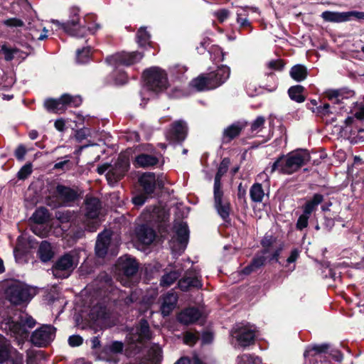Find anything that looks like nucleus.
<instances>
[{
  "mask_svg": "<svg viewBox=\"0 0 364 364\" xmlns=\"http://www.w3.org/2000/svg\"><path fill=\"white\" fill-rule=\"evenodd\" d=\"M310 154L306 149H299L288 154L274 161L272 165L267 166L263 173L259 176L264 175L267 178L275 171L286 174H291L299 170L302 166L307 164L310 160Z\"/></svg>",
  "mask_w": 364,
  "mask_h": 364,
  "instance_id": "f257e3e1",
  "label": "nucleus"
},
{
  "mask_svg": "<svg viewBox=\"0 0 364 364\" xmlns=\"http://www.w3.org/2000/svg\"><path fill=\"white\" fill-rule=\"evenodd\" d=\"M178 295L173 291H169L162 298L161 311L164 316H168L176 306Z\"/></svg>",
  "mask_w": 364,
  "mask_h": 364,
  "instance_id": "a878e982",
  "label": "nucleus"
},
{
  "mask_svg": "<svg viewBox=\"0 0 364 364\" xmlns=\"http://www.w3.org/2000/svg\"><path fill=\"white\" fill-rule=\"evenodd\" d=\"M102 28L100 23L94 21L91 26L86 27V33L88 31L91 34H95L97 31Z\"/></svg>",
  "mask_w": 364,
  "mask_h": 364,
  "instance_id": "774afa93",
  "label": "nucleus"
},
{
  "mask_svg": "<svg viewBox=\"0 0 364 364\" xmlns=\"http://www.w3.org/2000/svg\"><path fill=\"white\" fill-rule=\"evenodd\" d=\"M304 91V87L301 85H295L291 87L289 90L288 93L289 95V97L297 102H302L304 101L305 98L302 95V92Z\"/></svg>",
  "mask_w": 364,
  "mask_h": 364,
  "instance_id": "ea45409f",
  "label": "nucleus"
},
{
  "mask_svg": "<svg viewBox=\"0 0 364 364\" xmlns=\"http://www.w3.org/2000/svg\"><path fill=\"white\" fill-rule=\"evenodd\" d=\"M34 290L26 284L16 280L7 282L5 290L6 299L14 304L27 302L33 296Z\"/></svg>",
  "mask_w": 364,
  "mask_h": 364,
  "instance_id": "20e7f679",
  "label": "nucleus"
},
{
  "mask_svg": "<svg viewBox=\"0 0 364 364\" xmlns=\"http://www.w3.org/2000/svg\"><path fill=\"white\" fill-rule=\"evenodd\" d=\"M68 343L73 347L79 346L82 343V338L80 336H71L68 338Z\"/></svg>",
  "mask_w": 364,
  "mask_h": 364,
  "instance_id": "052dcab7",
  "label": "nucleus"
},
{
  "mask_svg": "<svg viewBox=\"0 0 364 364\" xmlns=\"http://www.w3.org/2000/svg\"><path fill=\"white\" fill-rule=\"evenodd\" d=\"M129 154L128 151L122 153L115 163L113 167L118 172H119L123 176L129 168Z\"/></svg>",
  "mask_w": 364,
  "mask_h": 364,
  "instance_id": "473e14b6",
  "label": "nucleus"
},
{
  "mask_svg": "<svg viewBox=\"0 0 364 364\" xmlns=\"http://www.w3.org/2000/svg\"><path fill=\"white\" fill-rule=\"evenodd\" d=\"M151 337L149 326L146 320H141L139 324L132 328L127 336L131 348L139 349L145 341Z\"/></svg>",
  "mask_w": 364,
  "mask_h": 364,
  "instance_id": "9d476101",
  "label": "nucleus"
},
{
  "mask_svg": "<svg viewBox=\"0 0 364 364\" xmlns=\"http://www.w3.org/2000/svg\"><path fill=\"white\" fill-rule=\"evenodd\" d=\"M269 250L264 249L260 253L256 255L252 262L242 269V273L244 274H250L252 272H256L265 264L268 258L267 256Z\"/></svg>",
  "mask_w": 364,
  "mask_h": 364,
  "instance_id": "393cba45",
  "label": "nucleus"
},
{
  "mask_svg": "<svg viewBox=\"0 0 364 364\" xmlns=\"http://www.w3.org/2000/svg\"><path fill=\"white\" fill-rule=\"evenodd\" d=\"M82 98L79 95H63L58 99H48L45 101L44 105L49 112L62 113L68 107H76L81 105Z\"/></svg>",
  "mask_w": 364,
  "mask_h": 364,
  "instance_id": "1a4fd4ad",
  "label": "nucleus"
},
{
  "mask_svg": "<svg viewBox=\"0 0 364 364\" xmlns=\"http://www.w3.org/2000/svg\"><path fill=\"white\" fill-rule=\"evenodd\" d=\"M78 262V257L75 252L67 253L55 262L52 268L53 274L57 278H67L77 266Z\"/></svg>",
  "mask_w": 364,
  "mask_h": 364,
  "instance_id": "6e6552de",
  "label": "nucleus"
},
{
  "mask_svg": "<svg viewBox=\"0 0 364 364\" xmlns=\"http://www.w3.org/2000/svg\"><path fill=\"white\" fill-rule=\"evenodd\" d=\"M250 196L252 201L255 203L262 202L264 192L260 183H254L250 189Z\"/></svg>",
  "mask_w": 364,
  "mask_h": 364,
  "instance_id": "e433bc0d",
  "label": "nucleus"
},
{
  "mask_svg": "<svg viewBox=\"0 0 364 364\" xmlns=\"http://www.w3.org/2000/svg\"><path fill=\"white\" fill-rule=\"evenodd\" d=\"M6 364H23V355L14 352L8 360Z\"/></svg>",
  "mask_w": 364,
  "mask_h": 364,
  "instance_id": "864d4df0",
  "label": "nucleus"
},
{
  "mask_svg": "<svg viewBox=\"0 0 364 364\" xmlns=\"http://www.w3.org/2000/svg\"><path fill=\"white\" fill-rule=\"evenodd\" d=\"M207 75L211 82L210 87L215 89L228 80L230 75V69L228 66L222 65Z\"/></svg>",
  "mask_w": 364,
  "mask_h": 364,
  "instance_id": "6ab92c4d",
  "label": "nucleus"
},
{
  "mask_svg": "<svg viewBox=\"0 0 364 364\" xmlns=\"http://www.w3.org/2000/svg\"><path fill=\"white\" fill-rule=\"evenodd\" d=\"M201 316V313L196 308H187L178 315V320L183 324H190L196 322Z\"/></svg>",
  "mask_w": 364,
  "mask_h": 364,
  "instance_id": "cd10ccee",
  "label": "nucleus"
},
{
  "mask_svg": "<svg viewBox=\"0 0 364 364\" xmlns=\"http://www.w3.org/2000/svg\"><path fill=\"white\" fill-rule=\"evenodd\" d=\"M323 196L321 194H314L312 199L307 201L304 206V213L310 215L314 212L316 207L322 203Z\"/></svg>",
  "mask_w": 364,
  "mask_h": 364,
  "instance_id": "72a5a7b5",
  "label": "nucleus"
},
{
  "mask_svg": "<svg viewBox=\"0 0 364 364\" xmlns=\"http://www.w3.org/2000/svg\"><path fill=\"white\" fill-rule=\"evenodd\" d=\"M32 173V166L31 164L24 165L18 172L19 179L26 178Z\"/></svg>",
  "mask_w": 364,
  "mask_h": 364,
  "instance_id": "3c124183",
  "label": "nucleus"
},
{
  "mask_svg": "<svg viewBox=\"0 0 364 364\" xmlns=\"http://www.w3.org/2000/svg\"><path fill=\"white\" fill-rule=\"evenodd\" d=\"M111 293L112 296L119 295L117 299L119 301H124L126 304H129L136 300L135 294H131L130 296H127L129 293L123 292L118 289H112Z\"/></svg>",
  "mask_w": 364,
  "mask_h": 364,
  "instance_id": "a19ab883",
  "label": "nucleus"
},
{
  "mask_svg": "<svg viewBox=\"0 0 364 364\" xmlns=\"http://www.w3.org/2000/svg\"><path fill=\"white\" fill-rule=\"evenodd\" d=\"M56 218L62 223L68 222L71 218V215L69 212H61L58 211L56 213Z\"/></svg>",
  "mask_w": 364,
  "mask_h": 364,
  "instance_id": "0e129e2a",
  "label": "nucleus"
},
{
  "mask_svg": "<svg viewBox=\"0 0 364 364\" xmlns=\"http://www.w3.org/2000/svg\"><path fill=\"white\" fill-rule=\"evenodd\" d=\"M354 105V110L352 112L354 114V116L360 120L364 119V105L362 102H353Z\"/></svg>",
  "mask_w": 364,
  "mask_h": 364,
  "instance_id": "09e8293b",
  "label": "nucleus"
},
{
  "mask_svg": "<svg viewBox=\"0 0 364 364\" xmlns=\"http://www.w3.org/2000/svg\"><path fill=\"white\" fill-rule=\"evenodd\" d=\"M290 75L294 80L300 82L306 79L307 70L304 65H296L291 68Z\"/></svg>",
  "mask_w": 364,
  "mask_h": 364,
  "instance_id": "c9c22d12",
  "label": "nucleus"
},
{
  "mask_svg": "<svg viewBox=\"0 0 364 364\" xmlns=\"http://www.w3.org/2000/svg\"><path fill=\"white\" fill-rule=\"evenodd\" d=\"M56 328L52 325L44 324L36 329L31 336V342L37 347H46L55 337Z\"/></svg>",
  "mask_w": 364,
  "mask_h": 364,
  "instance_id": "f8f14e48",
  "label": "nucleus"
},
{
  "mask_svg": "<svg viewBox=\"0 0 364 364\" xmlns=\"http://www.w3.org/2000/svg\"><path fill=\"white\" fill-rule=\"evenodd\" d=\"M26 153V150L23 145H20L15 151V156L18 159L22 161L24 158V156Z\"/></svg>",
  "mask_w": 364,
  "mask_h": 364,
  "instance_id": "338daca9",
  "label": "nucleus"
},
{
  "mask_svg": "<svg viewBox=\"0 0 364 364\" xmlns=\"http://www.w3.org/2000/svg\"><path fill=\"white\" fill-rule=\"evenodd\" d=\"M70 156H65L63 157V160H61L54 165L55 169H64V168H68V165L70 164Z\"/></svg>",
  "mask_w": 364,
  "mask_h": 364,
  "instance_id": "13d9d810",
  "label": "nucleus"
},
{
  "mask_svg": "<svg viewBox=\"0 0 364 364\" xmlns=\"http://www.w3.org/2000/svg\"><path fill=\"white\" fill-rule=\"evenodd\" d=\"M230 342L235 347H247L253 343L255 327L249 323L236 324L230 331Z\"/></svg>",
  "mask_w": 364,
  "mask_h": 364,
  "instance_id": "423d86ee",
  "label": "nucleus"
},
{
  "mask_svg": "<svg viewBox=\"0 0 364 364\" xmlns=\"http://www.w3.org/2000/svg\"><path fill=\"white\" fill-rule=\"evenodd\" d=\"M90 58V48L86 47L81 50H77L76 53V59L78 63H86Z\"/></svg>",
  "mask_w": 364,
  "mask_h": 364,
  "instance_id": "49530a36",
  "label": "nucleus"
},
{
  "mask_svg": "<svg viewBox=\"0 0 364 364\" xmlns=\"http://www.w3.org/2000/svg\"><path fill=\"white\" fill-rule=\"evenodd\" d=\"M43 33L38 35L36 31H31V33H30V35L31 36V38L33 39L43 41L48 37V36H47L48 31L46 29V28H43Z\"/></svg>",
  "mask_w": 364,
  "mask_h": 364,
  "instance_id": "69168bd1",
  "label": "nucleus"
},
{
  "mask_svg": "<svg viewBox=\"0 0 364 364\" xmlns=\"http://www.w3.org/2000/svg\"><path fill=\"white\" fill-rule=\"evenodd\" d=\"M198 340V336L191 332H186L184 335V343L189 346H193L196 343Z\"/></svg>",
  "mask_w": 364,
  "mask_h": 364,
  "instance_id": "4d7b16f0",
  "label": "nucleus"
},
{
  "mask_svg": "<svg viewBox=\"0 0 364 364\" xmlns=\"http://www.w3.org/2000/svg\"><path fill=\"white\" fill-rule=\"evenodd\" d=\"M264 122L265 119L263 117H257L255 119V120L252 123L251 130L257 133L260 132L264 126Z\"/></svg>",
  "mask_w": 364,
  "mask_h": 364,
  "instance_id": "8fccbe9b",
  "label": "nucleus"
},
{
  "mask_svg": "<svg viewBox=\"0 0 364 364\" xmlns=\"http://www.w3.org/2000/svg\"><path fill=\"white\" fill-rule=\"evenodd\" d=\"M354 92L351 90H331L326 92L327 97L334 104L343 103L344 100L353 97Z\"/></svg>",
  "mask_w": 364,
  "mask_h": 364,
  "instance_id": "c85d7f7f",
  "label": "nucleus"
},
{
  "mask_svg": "<svg viewBox=\"0 0 364 364\" xmlns=\"http://www.w3.org/2000/svg\"><path fill=\"white\" fill-rule=\"evenodd\" d=\"M159 162V157L154 154L141 153L136 155L133 161L136 168H148L156 166Z\"/></svg>",
  "mask_w": 364,
  "mask_h": 364,
  "instance_id": "4be33fe9",
  "label": "nucleus"
},
{
  "mask_svg": "<svg viewBox=\"0 0 364 364\" xmlns=\"http://www.w3.org/2000/svg\"><path fill=\"white\" fill-rule=\"evenodd\" d=\"M36 325V321L30 316L25 314L19 318V321L9 322L5 328L8 327L11 336L17 340L21 344L28 336V328H33Z\"/></svg>",
  "mask_w": 364,
  "mask_h": 364,
  "instance_id": "0eeeda50",
  "label": "nucleus"
},
{
  "mask_svg": "<svg viewBox=\"0 0 364 364\" xmlns=\"http://www.w3.org/2000/svg\"><path fill=\"white\" fill-rule=\"evenodd\" d=\"M88 135H90V130L87 128H82L76 132L75 138L77 141H81Z\"/></svg>",
  "mask_w": 364,
  "mask_h": 364,
  "instance_id": "bf43d9fd",
  "label": "nucleus"
},
{
  "mask_svg": "<svg viewBox=\"0 0 364 364\" xmlns=\"http://www.w3.org/2000/svg\"><path fill=\"white\" fill-rule=\"evenodd\" d=\"M136 237L142 244L150 245L155 239V231L146 225H141L136 229Z\"/></svg>",
  "mask_w": 364,
  "mask_h": 364,
  "instance_id": "bb28decb",
  "label": "nucleus"
},
{
  "mask_svg": "<svg viewBox=\"0 0 364 364\" xmlns=\"http://www.w3.org/2000/svg\"><path fill=\"white\" fill-rule=\"evenodd\" d=\"M178 286L182 291H187L191 287L201 288L203 284L199 274L196 272H191L178 281Z\"/></svg>",
  "mask_w": 364,
  "mask_h": 364,
  "instance_id": "5701e85b",
  "label": "nucleus"
},
{
  "mask_svg": "<svg viewBox=\"0 0 364 364\" xmlns=\"http://www.w3.org/2000/svg\"><path fill=\"white\" fill-rule=\"evenodd\" d=\"M309 216L310 215H309L304 213L301 215L299 216V218L297 220V223H296L297 229L302 230L307 227Z\"/></svg>",
  "mask_w": 364,
  "mask_h": 364,
  "instance_id": "6e6d98bb",
  "label": "nucleus"
},
{
  "mask_svg": "<svg viewBox=\"0 0 364 364\" xmlns=\"http://www.w3.org/2000/svg\"><path fill=\"white\" fill-rule=\"evenodd\" d=\"M180 276L177 271H171L164 274L161 279V285L164 287H168L171 285Z\"/></svg>",
  "mask_w": 364,
  "mask_h": 364,
  "instance_id": "c03bdc74",
  "label": "nucleus"
},
{
  "mask_svg": "<svg viewBox=\"0 0 364 364\" xmlns=\"http://www.w3.org/2000/svg\"><path fill=\"white\" fill-rule=\"evenodd\" d=\"M145 85L141 91L142 101H147L153 93H157L168 87L167 74L159 67H152L144 72Z\"/></svg>",
  "mask_w": 364,
  "mask_h": 364,
  "instance_id": "f03ea898",
  "label": "nucleus"
},
{
  "mask_svg": "<svg viewBox=\"0 0 364 364\" xmlns=\"http://www.w3.org/2000/svg\"><path fill=\"white\" fill-rule=\"evenodd\" d=\"M101 208L100 200L96 198H87L85 200V227L90 231L96 230L99 225L97 218Z\"/></svg>",
  "mask_w": 364,
  "mask_h": 364,
  "instance_id": "ddd939ff",
  "label": "nucleus"
},
{
  "mask_svg": "<svg viewBox=\"0 0 364 364\" xmlns=\"http://www.w3.org/2000/svg\"><path fill=\"white\" fill-rule=\"evenodd\" d=\"M190 85L197 91H205L214 89L213 87H210L211 82L209 80L208 75H201L198 76V77L193 79L191 82Z\"/></svg>",
  "mask_w": 364,
  "mask_h": 364,
  "instance_id": "2f4dec72",
  "label": "nucleus"
},
{
  "mask_svg": "<svg viewBox=\"0 0 364 364\" xmlns=\"http://www.w3.org/2000/svg\"><path fill=\"white\" fill-rule=\"evenodd\" d=\"M38 253L43 262L49 261L53 255L50 244L46 241H43L41 243Z\"/></svg>",
  "mask_w": 364,
  "mask_h": 364,
  "instance_id": "f704fd0d",
  "label": "nucleus"
},
{
  "mask_svg": "<svg viewBox=\"0 0 364 364\" xmlns=\"http://www.w3.org/2000/svg\"><path fill=\"white\" fill-rule=\"evenodd\" d=\"M55 193L59 200V205L73 202L77 198V193L75 189L63 185L57 186Z\"/></svg>",
  "mask_w": 364,
  "mask_h": 364,
  "instance_id": "b1692460",
  "label": "nucleus"
},
{
  "mask_svg": "<svg viewBox=\"0 0 364 364\" xmlns=\"http://www.w3.org/2000/svg\"><path fill=\"white\" fill-rule=\"evenodd\" d=\"M244 128L243 124L240 122L234 123L223 131V139L225 142H229L236 136H237L242 129Z\"/></svg>",
  "mask_w": 364,
  "mask_h": 364,
  "instance_id": "7c9ffc66",
  "label": "nucleus"
},
{
  "mask_svg": "<svg viewBox=\"0 0 364 364\" xmlns=\"http://www.w3.org/2000/svg\"><path fill=\"white\" fill-rule=\"evenodd\" d=\"M230 161L224 159L221 161L214 180V205L221 218L227 221L229 218L230 206L228 199L223 196V191L221 188V178L227 172Z\"/></svg>",
  "mask_w": 364,
  "mask_h": 364,
  "instance_id": "7ed1b4c3",
  "label": "nucleus"
},
{
  "mask_svg": "<svg viewBox=\"0 0 364 364\" xmlns=\"http://www.w3.org/2000/svg\"><path fill=\"white\" fill-rule=\"evenodd\" d=\"M321 16L327 22L343 23L349 21L353 18L357 19H364V12L356 11L346 12L326 11L321 14Z\"/></svg>",
  "mask_w": 364,
  "mask_h": 364,
  "instance_id": "f3484780",
  "label": "nucleus"
},
{
  "mask_svg": "<svg viewBox=\"0 0 364 364\" xmlns=\"http://www.w3.org/2000/svg\"><path fill=\"white\" fill-rule=\"evenodd\" d=\"M237 364H263L262 360L257 356L242 355L237 357Z\"/></svg>",
  "mask_w": 364,
  "mask_h": 364,
  "instance_id": "a18cd8bd",
  "label": "nucleus"
},
{
  "mask_svg": "<svg viewBox=\"0 0 364 364\" xmlns=\"http://www.w3.org/2000/svg\"><path fill=\"white\" fill-rule=\"evenodd\" d=\"M174 230L176 237L171 243V249L175 253L181 255L186 249L188 241V228L186 223L179 222L175 224Z\"/></svg>",
  "mask_w": 364,
  "mask_h": 364,
  "instance_id": "4468645a",
  "label": "nucleus"
},
{
  "mask_svg": "<svg viewBox=\"0 0 364 364\" xmlns=\"http://www.w3.org/2000/svg\"><path fill=\"white\" fill-rule=\"evenodd\" d=\"M10 353L9 343L3 336L0 335V364L8 359Z\"/></svg>",
  "mask_w": 364,
  "mask_h": 364,
  "instance_id": "58836bf2",
  "label": "nucleus"
},
{
  "mask_svg": "<svg viewBox=\"0 0 364 364\" xmlns=\"http://www.w3.org/2000/svg\"><path fill=\"white\" fill-rule=\"evenodd\" d=\"M143 58L139 52H121L115 53L107 58L106 61L116 68L120 65L129 66L139 62Z\"/></svg>",
  "mask_w": 364,
  "mask_h": 364,
  "instance_id": "2eb2a0df",
  "label": "nucleus"
},
{
  "mask_svg": "<svg viewBox=\"0 0 364 364\" xmlns=\"http://www.w3.org/2000/svg\"><path fill=\"white\" fill-rule=\"evenodd\" d=\"M80 9L73 6L69 10L68 19L65 23H60L57 20L53 23L60 26L66 33L72 36L82 38L86 35V26L81 22Z\"/></svg>",
  "mask_w": 364,
  "mask_h": 364,
  "instance_id": "39448f33",
  "label": "nucleus"
},
{
  "mask_svg": "<svg viewBox=\"0 0 364 364\" xmlns=\"http://www.w3.org/2000/svg\"><path fill=\"white\" fill-rule=\"evenodd\" d=\"M249 8H240L237 11V22L241 27L250 26V22L247 19V10Z\"/></svg>",
  "mask_w": 364,
  "mask_h": 364,
  "instance_id": "79ce46f5",
  "label": "nucleus"
},
{
  "mask_svg": "<svg viewBox=\"0 0 364 364\" xmlns=\"http://www.w3.org/2000/svg\"><path fill=\"white\" fill-rule=\"evenodd\" d=\"M187 132L186 122L178 120L175 122L166 133V138L171 141H182L185 139Z\"/></svg>",
  "mask_w": 364,
  "mask_h": 364,
  "instance_id": "aec40b11",
  "label": "nucleus"
},
{
  "mask_svg": "<svg viewBox=\"0 0 364 364\" xmlns=\"http://www.w3.org/2000/svg\"><path fill=\"white\" fill-rule=\"evenodd\" d=\"M117 267L119 270L123 272L126 277L133 276L136 273L139 268L136 259L129 255L119 257Z\"/></svg>",
  "mask_w": 364,
  "mask_h": 364,
  "instance_id": "412c9836",
  "label": "nucleus"
},
{
  "mask_svg": "<svg viewBox=\"0 0 364 364\" xmlns=\"http://www.w3.org/2000/svg\"><path fill=\"white\" fill-rule=\"evenodd\" d=\"M3 23L8 27H21L23 26V22L17 18H11L4 20Z\"/></svg>",
  "mask_w": 364,
  "mask_h": 364,
  "instance_id": "5fc2aeb1",
  "label": "nucleus"
},
{
  "mask_svg": "<svg viewBox=\"0 0 364 364\" xmlns=\"http://www.w3.org/2000/svg\"><path fill=\"white\" fill-rule=\"evenodd\" d=\"M312 111L317 114L319 115H326L329 113H332L333 111L331 110L330 106L328 104H323V105L316 107V108H313Z\"/></svg>",
  "mask_w": 364,
  "mask_h": 364,
  "instance_id": "603ef678",
  "label": "nucleus"
},
{
  "mask_svg": "<svg viewBox=\"0 0 364 364\" xmlns=\"http://www.w3.org/2000/svg\"><path fill=\"white\" fill-rule=\"evenodd\" d=\"M48 218V211L45 208H38L33 215V219L37 224H43Z\"/></svg>",
  "mask_w": 364,
  "mask_h": 364,
  "instance_id": "37998d69",
  "label": "nucleus"
},
{
  "mask_svg": "<svg viewBox=\"0 0 364 364\" xmlns=\"http://www.w3.org/2000/svg\"><path fill=\"white\" fill-rule=\"evenodd\" d=\"M124 349V343L121 341H114L107 343L98 355V358L109 363H117L119 361L118 355Z\"/></svg>",
  "mask_w": 364,
  "mask_h": 364,
  "instance_id": "dca6fc26",
  "label": "nucleus"
},
{
  "mask_svg": "<svg viewBox=\"0 0 364 364\" xmlns=\"http://www.w3.org/2000/svg\"><path fill=\"white\" fill-rule=\"evenodd\" d=\"M150 34L146 28L141 27L136 33V42L140 47H146L150 44Z\"/></svg>",
  "mask_w": 364,
  "mask_h": 364,
  "instance_id": "4c0bfd02",
  "label": "nucleus"
},
{
  "mask_svg": "<svg viewBox=\"0 0 364 364\" xmlns=\"http://www.w3.org/2000/svg\"><path fill=\"white\" fill-rule=\"evenodd\" d=\"M329 346L323 343L321 345L309 346L306 347L304 356L305 358L321 357L322 354H324L328 350ZM317 358H315L316 361Z\"/></svg>",
  "mask_w": 364,
  "mask_h": 364,
  "instance_id": "c756f323",
  "label": "nucleus"
},
{
  "mask_svg": "<svg viewBox=\"0 0 364 364\" xmlns=\"http://www.w3.org/2000/svg\"><path fill=\"white\" fill-rule=\"evenodd\" d=\"M215 14L220 22H223L228 18L230 12L228 10L223 9L216 11Z\"/></svg>",
  "mask_w": 364,
  "mask_h": 364,
  "instance_id": "e2e57ef3",
  "label": "nucleus"
},
{
  "mask_svg": "<svg viewBox=\"0 0 364 364\" xmlns=\"http://www.w3.org/2000/svg\"><path fill=\"white\" fill-rule=\"evenodd\" d=\"M123 176L114 168L109 170L106 174L107 180L110 186H114Z\"/></svg>",
  "mask_w": 364,
  "mask_h": 364,
  "instance_id": "de8ad7c7",
  "label": "nucleus"
},
{
  "mask_svg": "<svg viewBox=\"0 0 364 364\" xmlns=\"http://www.w3.org/2000/svg\"><path fill=\"white\" fill-rule=\"evenodd\" d=\"M119 242L112 238V233L105 230L99 234L95 245V254L99 257H105L109 252L111 255H117Z\"/></svg>",
  "mask_w": 364,
  "mask_h": 364,
  "instance_id": "9b49d317",
  "label": "nucleus"
},
{
  "mask_svg": "<svg viewBox=\"0 0 364 364\" xmlns=\"http://www.w3.org/2000/svg\"><path fill=\"white\" fill-rule=\"evenodd\" d=\"M268 66L269 68L274 70H282L284 67V63L281 60H274L269 62Z\"/></svg>",
  "mask_w": 364,
  "mask_h": 364,
  "instance_id": "680f3d73",
  "label": "nucleus"
},
{
  "mask_svg": "<svg viewBox=\"0 0 364 364\" xmlns=\"http://www.w3.org/2000/svg\"><path fill=\"white\" fill-rule=\"evenodd\" d=\"M139 183L146 194L154 193L156 186L160 188L164 186L163 178L161 176L156 178L155 174L150 172L142 174L139 178Z\"/></svg>",
  "mask_w": 364,
  "mask_h": 364,
  "instance_id": "a211bd4d",
  "label": "nucleus"
}]
</instances>
